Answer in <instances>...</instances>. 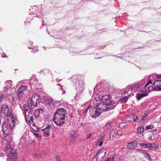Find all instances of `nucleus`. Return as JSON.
Wrapping results in <instances>:
<instances>
[{"mask_svg": "<svg viewBox=\"0 0 161 161\" xmlns=\"http://www.w3.org/2000/svg\"><path fill=\"white\" fill-rule=\"evenodd\" d=\"M67 112L64 108L58 109L54 114L53 121L57 125L61 126L65 122V115Z\"/></svg>", "mask_w": 161, "mask_h": 161, "instance_id": "1", "label": "nucleus"}, {"mask_svg": "<svg viewBox=\"0 0 161 161\" xmlns=\"http://www.w3.org/2000/svg\"><path fill=\"white\" fill-rule=\"evenodd\" d=\"M107 106L103 103H99L97 104L96 109L94 108H90L89 110L90 114L93 118H96L99 116L102 111H108L107 109L108 108Z\"/></svg>", "mask_w": 161, "mask_h": 161, "instance_id": "2", "label": "nucleus"}, {"mask_svg": "<svg viewBox=\"0 0 161 161\" xmlns=\"http://www.w3.org/2000/svg\"><path fill=\"white\" fill-rule=\"evenodd\" d=\"M107 87V85L103 83L101 85L100 88L98 90L97 88L96 87L94 88L95 92L97 91H98V92H94L93 94V96H94V99L96 101H99L101 99L102 100L103 95H102V94H103L104 92H106L108 91V88H106Z\"/></svg>", "mask_w": 161, "mask_h": 161, "instance_id": "3", "label": "nucleus"}, {"mask_svg": "<svg viewBox=\"0 0 161 161\" xmlns=\"http://www.w3.org/2000/svg\"><path fill=\"white\" fill-rule=\"evenodd\" d=\"M8 128H9L5 123L3 124L2 129L3 132V139L9 142L12 141L13 137L11 133L9 131Z\"/></svg>", "mask_w": 161, "mask_h": 161, "instance_id": "4", "label": "nucleus"}, {"mask_svg": "<svg viewBox=\"0 0 161 161\" xmlns=\"http://www.w3.org/2000/svg\"><path fill=\"white\" fill-rule=\"evenodd\" d=\"M5 151L9 157L10 161H16L17 158L16 151L11 147L10 143H8L6 145Z\"/></svg>", "mask_w": 161, "mask_h": 161, "instance_id": "5", "label": "nucleus"}, {"mask_svg": "<svg viewBox=\"0 0 161 161\" xmlns=\"http://www.w3.org/2000/svg\"><path fill=\"white\" fill-rule=\"evenodd\" d=\"M4 114L7 115L8 117L6 125L8 126L9 129H12L15 125V122L14 116L11 110H9L8 111V112Z\"/></svg>", "mask_w": 161, "mask_h": 161, "instance_id": "6", "label": "nucleus"}, {"mask_svg": "<svg viewBox=\"0 0 161 161\" xmlns=\"http://www.w3.org/2000/svg\"><path fill=\"white\" fill-rule=\"evenodd\" d=\"M110 99L109 94H103L102 97V101L103 102L101 103H104L105 104L108 105V108L107 109L109 111L112 109H114L115 108V106L112 104V102L110 101Z\"/></svg>", "mask_w": 161, "mask_h": 161, "instance_id": "7", "label": "nucleus"}, {"mask_svg": "<svg viewBox=\"0 0 161 161\" xmlns=\"http://www.w3.org/2000/svg\"><path fill=\"white\" fill-rule=\"evenodd\" d=\"M23 108L20 107L24 115L25 120L28 118L30 115L32 114V111L31 108L29 107L27 104H24Z\"/></svg>", "mask_w": 161, "mask_h": 161, "instance_id": "8", "label": "nucleus"}, {"mask_svg": "<svg viewBox=\"0 0 161 161\" xmlns=\"http://www.w3.org/2000/svg\"><path fill=\"white\" fill-rule=\"evenodd\" d=\"M40 100V97L39 95L36 93L32 95L31 99L27 100V102L28 104L29 103V102H30L31 105H33L34 107H36L37 103H39Z\"/></svg>", "mask_w": 161, "mask_h": 161, "instance_id": "9", "label": "nucleus"}, {"mask_svg": "<svg viewBox=\"0 0 161 161\" xmlns=\"http://www.w3.org/2000/svg\"><path fill=\"white\" fill-rule=\"evenodd\" d=\"M146 80L142 79L139 83H136L133 85H130L127 86L129 90H136L139 88L143 87V85L146 83Z\"/></svg>", "mask_w": 161, "mask_h": 161, "instance_id": "10", "label": "nucleus"}, {"mask_svg": "<svg viewBox=\"0 0 161 161\" xmlns=\"http://www.w3.org/2000/svg\"><path fill=\"white\" fill-rule=\"evenodd\" d=\"M38 9V7L35 6L31 7L29 11V14L31 15L34 14L35 15V17H39L40 15L38 14H40V13Z\"/></svg>", "mask_w": 161, "mask_h": 161, "instance_id": "11", "label": "nucleus"}, {"mask_svg": "<svg viewBox=\"0 0 161 161\" xmlns=\"http://www.w3.org/2000/svg\"><path fill=\"white\" fill-rule=\"evenodd\" d=\"M152 84V81L151 80H149L144 87H143L141 88L140 92H144L147 91H149L152 90L153 89V87L152 86H149L150 84Z\"/></svg>", "mask_w": 161, "mask_h": 161, "instance_id": "12", "label": "nucleus"}, {"mask_svg": "<svg viewBox=\"0 0 161 161\" xmlns=\"http://www.w3.org/2000/svg\"><path fill=\"white\" fill-rule=\"evenodd\" d=\"M42 99L44 101L47 102L50 106H53V99L51 97H49L47 95H45L43 96Z\"/></svg>", "mask_w": 161, "mask_h": 161, "instance_id": "13", "label": "nucleus"}, {"mask_svg": "<svg viewBox=\"0 0 161 161\" xmlns=\"http://www.w3.org/2000/svg\"><path fill=\"white\" fill-rule=\"evenodd\" d=\"M77 135V131L76 130L72 131L70 134V139L71 142H74L76 140Z\"/></svg>", "mask_w": 161, "mask_h": 161, "instance_id": "14", "label": "nucleus"}, {"mask_svg": "<svg viewBox=\"0 0 161 161\" xmlns=\"http://www.w3.org/2000/svg\"><path fill=\"white\" fill-rule=\"evenodd\" d=\"M51 127V125H48L47 126L45 129L42 130L44 132V136H47L49 135L50 133V129Z\"/></svg>", "mask_w": 161, "mask_h": 161, "instance_id": "15", "label": "nucleus"}, {"mask_svg": "<svg viewBox=\"0 0 161 161\" xmlns=\"http://www.w3.org/2000/svg\"><path fill=\"white\" fill-rule=\"evenodd\" d=\"M27 87L25 86H21L19 87L17 93L18 95L24 93L27 90Z\"/></svg>", "mask_w": 161, "mask_h": 161, "instance_id": "16", "label": "nucleus"}, {"mask_svg": "<svg viewBox=\"0 0 161 161\" xmlns=\"http://www.w3.org/2000/svg\"><path fill=\"white\" fill-rule=\"evenodd\" d=\"M153 85L155 87H158L159 91H161V80L155 81Z\"/></svg>", "mask_w": 161, "mask_h": 161, "instance_id": "17", "label": "nucleus"}, {"mask_svg": "<svg viewBox=\"0 0 161 161\" xmlns=\"http://www.w3.org/2000/svg\"><path fill=\"white\" fill-rule=\"evenodd\" d=\"M137 142V141H134L128 144L127 147L129 149H133L136 147Z\"/></svg>", "mask_w": 161, "mask_h": 161, "instance_id": "18", "label": "nucleus"}, {"mask_svg": "<svg viewBox=\"0 0 161 161\" xmlns=\"http://www.w3.org/2000/svg\"><path fill=\"white\" fill-rule=\"evenodd\" d=\"M9 110V108L8 106L6 105H3L1 108V111L2 113L3 114H6L8 112Z\"/></svg>", "mask_w": 161, "mask_h": 161, "instance_id": "19", "label": "nucleus"}, {"mask_svg": "<svg viewBox=\"0 0 161 161\" xmlns=\"http://www.w3.org/2000/svg\"><path fill=\"white\" fill-rule=\"evenodd\" d=\"M79 85L77 87V88L80 92H82L84 89V82L82 80L79 81Z\"/></svg>", "mask_w": 161, "mask_h": 161, "instance_id": "20", "label": "nucleus"}, {"mask_svg": "<svg viewBox=\"0 0 161 161\" xmlns=\"http://www.w3.org/2000/svg\"><path fill=\"white\" fill-rule=\"evenodd\" d=\"M116 136V134L115 131L114 130H112L110 131V136L109 137L110 139L113 140Z\"/></svg>", "mask_w": 161, "mask_h": 161, "instance_id": "21", "label": "nucleus"}, {"mask_svg": "<svg viewBox=\"0 0 161 161\" xmlns=\"http://www.w3.org/2000/svg\"><path fill=\"white\" fill-rule=\"evenodd\" d=\"M41 111H42V110L40 108H38L35 110L34 112V115L36 118H37L40 116Z\"/></svg>", "mask_w": 161, "mask_h": 161, "instance_id": "22", "label": "nucleus"}, {"mask_svg": "<svg viewBox=\"0 0 161 161\" xmlns=\"http://www.w3.org/2000/svg\"><path fill=\"white\" fill-rule=\"evenodd\" d=\"M147 95V93H139L136 96V99L138 100H139L141 99L142 97Z\"/></svg>", "mask_w": 161, "mask_h": 161, "instance_id": "23", "label": "nucleus"}, {"mask_svg": "<svg viewBox=\"0 0 161 161\" xmlns=\"http://www.w3.org/2000/svg\"><path fill=\"white\" fill-rule=\"evenodd\" d=\"M114 125V124L113 123L110 122L107 123L106 126L105 128L106 129H109L111 127H113Z\"/></svg>", "mask_w": 161, "mask_h": 161, "instance_id": "24", "label": "nucleus"}, {"mask_svg": "<svg viewBox=\"0 0 161 161\" xmlns=\"http://www.w3.org/2000/svg\"><path fill=\"white\" fill-rule=\"evenodd\" d=\"M33 119L32 114L30 115V116L28 118L25 120L26 121L27 123H30L31 124V123H33Z\"/></svg>", "mask_w": 161, "mask_h": 161, "instance_id": "25", "label": "nucleus"}, {"mask_svg": "<svg viewBox=\"0 0 161 161\" xmlns=\"http://www.w3.org/2000/svg\"><path fill=\"white\" fill-rule=\"evenodd\" d=\"M150 147L154 148V149H157L159 146V145L158 143H150V145H149Z\"/></svg>", "mask_w": 161, "mask_h": 161, "instance_id": "26", "label": "nucleus"}, {"mask_svg": "<svg viewBox=\"0 0 161 161\" xmlns=\"http://www.w3.org/2000/svg\"><path fill=\"white\" fill-rule=\"evenodd\" d=\"M128 99V96H125L119 99V101L123 103H126Z\"/></svg>", "mask_w": 161, "mask_h": 161, "instance_id": "27", "label": "nucleus"}, {"mask_svg": "<svg viewBox=\"0 0 161 161\" xmlns=\"http://www.w3.org/2000/svg\"><path fill=\"white\" fill-rule=\"evenodd\" d=\"M127 125V123L125 122L120 123L119 124V126L121 129H123Z\"/></svg>", "mask_w": 161, "mask_h": 161, "instance_id": "28", "label": "nucleus"}, {"mask_svg": "<svg viewBox=\"0 0 161 161\" xmlns=\"http://www.w3.org/2000/svg\"><path fill=\"white\" fill-rule=\"evenodd\" d=\"M142 154L148 160H150V159L151 158L148 153L146 151H144Z\"/></svg>", "mask_w": 161, "mask_h": 161, "instance_id": "29", "label": "nucleus"}, {"mask_svg": "<svg viewBox=\"0 0 161 161\" xmlns=\"http://www.w3.org/2000/svg\"><path fill=\"white\" fill-rule=\"evenodd\" d=\"M140 145L141 146H142L144 147L145 148H148L150 147L149 145H150V143H147V144L144 143H140Z\"/></svg>", "mask_w": 161, "mask_h": 161, "instance_id": "30", "label": "nucleus"}, {"mask_svg": "<svg viewBox=\"0 0 161 161\" xmlns=\"http://www.w3.org/2000/svg\"><path fill=\"white\" fill-rule=\"evenodd\" d=\"M115 155H113L109 158H107L105 161H113L114 160Z\"/></svg>", "mask_w": 161, "mask_h": 161, "instance_id": "31", "label": "nucleus"}, {"mask_svg": "<svg viewBox=\"0 0 161 161\" xmlns=\"http://www.w3.org/2000/svg\"><path fill=\"white\" fill-rule=\"evenodd\" d=\"M144 128L143 126H140L138 127L137 129V131L138 133H142L144 130Z\"/></svg>", "mask_w": 161, "mask_h": 161, "instance_id": "32", "label": "nucleus"}, {"mask_svg": "<svg viewBox=\"0 0 161 161\" xmlns=\"http://www.w3.org/2000/svg\"><path fill=\"white\" fill-rule=\"evenodd\" d=\"M154 128V126L153 125H149L147 126L146 127V129L147 130H148L150 129H152Z\"/></svg>", "mask_w": 161, "mask_h": 161, "instance_id": "33", "label": "nucleus"}, {"mask_svg": "<svg viewBox=\"0 0 161 161\" xmlns=\"http://www.w3.org/2000/svg\"><path fill=\"white\" fill-rule=\"evenodd\" d=\"M12 81L11 80H7L5 82V84L6 85H8L10 86H12Z\"/></svg>", "mask_w": 161, "mask_h": 161, "instance_id": "34", "label": "nucleus"}, {"mask_svg": "<svg viewBox=\"0 0 161 161\" xmlns=\"http://www.w3.org/2000/svg\"><path fill=\"white\" fill-rule=\"evenodd\" d=\"M101 153H102L101 152H98L97 153L96 156L94 158H95L96 157V158H97V159H98L99 156L100 155V154Z\"/></svg>", "mask_w": 161, "mask_h": 161, "instance_id": "35", "label": "nucleus"}, {"mask_svg": "<svg viewBox=\"0 0 161 161\" xmlns=\"http://www.w3.org/2000/svg\"><path fill=\"white\" fill-rule=\"evenodd\" d=\"M155 136L154 135H152L149 137V139L152 141L153 140L155 139Z\"/></svg>", "mask_w": 161, "mask_h": 161, "instance_id": "36", "label": "nucleus"}, {"mask_svg": "<svg viewBox=\"0 0 161 161\" xmlns=\"http://www.w3.org/2000/svg\"><path fill=\"white\" fill-rule=\"evenodd\" d=\"M138 119L139 118L138 116H135L133 119V121L134 122L136 121L137 120H138Z\"/></svg>", "mask_w": 161, "mask_h": 161, "instance_id": "37", "label": "nucleus"}, {"mask_svg": "<svg viewBox=\"0 0 161 161\" xmlns=\"http://www.w3.org/2000/svg\"><path fill=\"white\" fill-rule=\"evenodd\" d=\"M55 159L56 161H62L59 156H57L55 157Z\"/></svg>", "mask_w": 161, "mask_h": 161, "instance_id": "38", "label": "nucleus"}, {"mask_svg": "<svg viewBox=\"0 0 161 161\" xmlns=\"http://www.w3.org/2000/svg\"><path fill=\"white\" fill-rule=\"evenodd\" d=\"M117 133L118 135L119 136H121L122 134V131L120 130H118L117 131Z\"/></svg>", "mask_w": 161, "mask_h": 161, "instance_id": "39", "label": "nucleus"}, {"mask_svg": "<svg viewBox=\"0 0 161 161\" xmlns=\"http://www.w3.org/2000/svg\"><path fill=\"white\" fill-rule=\"evenodd\" d=\"M137 151H138V152H139V153H141L142 154L143 153L144 150H140V149H137Z\"/></svg>", "mask_w": 161, "mask_h": 161, "instance_id": "40", "label": "nucleus"}, {"mask_svg": "<svg viewBox=\"0 0 161 161\" xmlns=\"http://www.w3.org/2000/svg\"><path fill=\"white\" fill-rule=\"evenodd\" d=\"M8 89H8L6 87H4L3 89V91L4 92H7Z\"/></svg>", "mask_w": 161, "mask_h": 161, "instance_id": "41", "label": "nucleus"}, {"mask_svg": "<svg viewBox=\"0 0 161 161\" xmlns=\"http://www.w3.org/2000/svg\"><path fill=\"white\" fill-rule=\"evenodd\" d=\"M99 147H100V146H102V145H103V141L102 140L100 141H99Z\"/></svg>", "mask_w": 161, "mask_h": 161, "instance_id": "42", "label": "nucleus"}, {"mask_svg": "<svg viewBox=\"0 0 161 161\" xmlns=\"http://www.w3.org/2000/svg\"><path fill=\"white\" fill-rule=\"evenodd\" d=\"M98 138L100 141H102L103 140V136H98Z\"/></svg>", "mask_w": 161, "mask_h": 161, "instance_id": "43", "label": "nucleus"}, {"mask_svg": "<svg viewBox=\"0 0 161 161\" xmlns=\"http://www.w3.org/2000/svg\"><path fill=\"white\" fill-rule=\"evenodd\" d=\"M147 116V115H144L142 117V120H145L146 119L145 118Z\"/></svg>", "mask_w": 161, "mask_h": 161, "instance_id": "44", "label": "nucleus"}, {"mask_svg": "<svg viewBox=\"0 0 161 161\" xmlns=\"http://www.w3.org/2000/svg\"><path fill=\"white\" fill-rule=\"evenodd\" d=\"M38 51V50L37 49V47H36V49L35 50H32V52L33 53H35L36 52H37Z\"/></svg>", "mask_w": 161, "mask_h": 161, "instance_id": "45", "label": "nucleus"}, {"mask_svg": "<svg viewBox=\"0 0 161 161\" xmlns=\"http://www.w3.org/2000/svg\"><path fill=\"white\" fill-rule=\"evenodd\" d=\"M34 135L36 137H38L39 134L38 133H34Z\"/></svg>", "mask_w": 161, "mask_h": 161, "instance_id": "46", "label": "nucleus"}, {"mask_svg": "<svg viewBox=\"0 0 161 161\" xmlns=\"http://www.w3.org/2000/svg\"><path fill=\"white\" fill-rule=\"evenodd\" d=\"M12 86L8 85H7L5 87H6L8 89H9L11 88V86Z\"/></svg>", "mask_w": 161, "mask_h": 161, "instance_id": "47", "label": "nucleus"}, {"mask_svg": "<svg viewBox=\"0 0 161 161\" xmlns=\"http://www.w3.org/2000/svg\"><path fill=\"white\" fill-rule=\"evenodd\" d=\"M3 98V95L2 94H0V101L2 100Z\"/></svg>", "mask_w": 161, "mask_h": 161, "instance_id": "48", "label": "nucleus"}, {"mask_svg": "<svg viewBox=\"0 0 161 161\" xmlns=\"http://www.w3.org/2000/svg\"><path fill=\"white\" fill-rule=\"evenodd\" d=\"M92 136V134H90L87 137V139L90 138L91 136Z\"/></svg>", "mask_w": 161, "mask_h": 161, "instance_id": "49", "label": "nucleus"}, {"mask_svg": "<svg viewBox=\"0 0 161 161\" xmlns=\"http://www.w3.org/2000/svg\"><path fill=\"white\" fill-rule=\"evenodd\" d=\"M30 21L28 20L27 19L25 21V23H29Z\"/></svg>", "mask_w": 161, "mask_h": 161, "instance_id": "50", "label": "nucleus"}, {"mask_svg": "<svg viewBox=\"0 0 161 161\" xmlns=\"http://www.w3.org/2000/svg\"><path fill=\"white\" fill-rule=\"evenodd\" d=\"M38 156V155L37 154H35L34 156V157H37Z\"/></svg>", "mask_w": 161, "mask_h": 161, "instance_id": "51", "label": "nucleus"}, {"mask_svg": "<svg viewBox=\"0 0 161 161\" xmlns=\"http://www.w3.org/2000/svg\"><path fill=\"white\" fill-rule=\"evenodd\" d=\"M28 48L30 49H31V48H32V49H33V48H34L33 47V46H31V47H28Z\"/></svg>", "mask_w": 161, "mask_h": 161, "instance_id": "52", "label": "nucleus"}, {"mask_svg": "<svg viewBox=\"0 0 161 161\" xmlns=\"http://www.w3.org/2000/svg\"><path fill=\"white\" fill-rule=\"evenodd\" d=\"M89 109V107H87V108L86 109H85V110H86V111H87V110H88Z\"/></svg>", "mask_w": 161, "mask_h": 161, "instance_id": "53", "label": "nucleus"}, {"mask_svg": "<svg viewBox=\"0 0 161 161\" xmlns=\"http://www.w3.org/2000/svg\"><path fill=\"white\" fill-rule=\"evenodd\" d=\"M158 77L159 78H161V75H158Z\"/></svg>", "mask_w": 161, "mask_h": 161, "instance_id": "54", "label": "nucleus"}, {"mask_svg": "<svg viewBox=\"0 0 161 161\" xmlns=\"http://www.w3.org/2000/svg\"><path fill=\"white\" fill-rule=\"evenodd\" d=\"M32 16L31 15H29V17H28V18H31Z\"/></svg>", "mask_w": 161, "mask_h": 161, "instance_id": "55", "label": "nucleus"}, {"mask_svg": "<svg viewBox=\"0 0 161 161\" xmlns=\"http://www.w3.org/2000/svg\"><path fill=\"white\" fill-rule=\"evenodd\" d=\"M106 151L104 152V156H105L106 154Z\"/></svg>", "mask_w": 161, "mask_h": 161, "instance_id": "56", "label": "nucleus"}, {"mask_svg": "<svg viewBox=\"0 0 161 161\" xmlns=\"http://www.w3.org/2000/svg\"><path fill=\"white\" fill-rule=\"evenodd\" d=\"M30 42V43H31L32 44V42Z\"/></svg>", "mask_w": 161, "mask_h": 161, "instance_id": "57", "label": "nucleus"}, {"mask_svg": "<svg viewBox=\"0 0 161 161\" xmlns=\"http://www.w3.org/2000/svg\"><path fill=\"white\" fill-rule=\"evenodd\" d=\"M70 54H73V53H72V52H71V53H70Z\"/></svg>", "mask_w": 161, "mask_h": 161, "instance_id": "58", "label": "nucleus"}, {"mask_svg": "<svg viewBox=\"0 0 161 161\" xmlns=\"http://www.w3.org/2000/svg\"><path fill=\"white\" fill-rule=\"evenodd\" d=\"M43 25H45L44 24V23H43Z\"/></svg>", "mask_w": 161, "mask_h": 161, "instance_id": "59", "label": "nucleus"}, {"mask_svg": "<svg viewBox=\"0 0 161 161\" xmlns=\"http://www.w3.org/2000/svg\"><path fill=\"white\" fill-rule=\"evenodd\" d=\"M160 120L161 121V117L160 118Z\"/></svg>", "mask_w": 161, "mask_h": 161, "instance_id": "60", "label": "nucleus"}, {"mask_svg": "<svg viewBox=\"0 0 161 161\" xmlns=\"http://www.w3.org/2000/svg\"><path fill=\"white\" fill-rule=\"evenodd\" d=\"M101 58V57L98 58V59Z\"/></svg>", "mask_w": 161, "mask_h": 161, "instance_id": "61", "label": "nucleus"}, {"mask_svg": "<svg viewBox=\"0 0 161 161\" xmlns=\"http://www.w3.org/2000/svg\"><path fill=\"white\" fill-rule=\"evenodd\" d=\"M130 96V95H128V96Z\"/></svg>", "mask_w": 161, "mask_h": 161, "instance_id": "62", "label": "nucleus"}, {"mask_svg": "<svg viewBox=\"0 0 161 161\" xmlns=\"http://www.w3.org/2000/svg\"><path fill=\"white\" fill-rule=\"evenodd\" d=\"M130 96V95H128V96Z\"/></svg>", "mask_w": 161, "mask_h": 161, "instance_id": "63", "label": "nucleus"}]
</instances>
